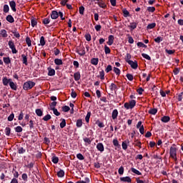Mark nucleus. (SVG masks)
<instances>
[{
	"label": "nucleus",
	"mask_w": 183,
	"mask_h": 183,
	"mask_svg": "<svg viewBox=\"0 0 183 183\" xmlns=\"http://www.w3.org/2000/svg\"><path fill=\"white\" fill-rule=\"evenodd\" d=\"M54 64L57 66H60L63 64V61L61 59L56 58L54 59Z\"/></svg>",
	"instance_id": "c756f323"
},
{
	"label": "nucleus",
	"mask_w": 183,
	"mask_h": 183,
	"mask_svg": "<svg viewBox=\"0 0 183 183\" xmlns=\"http://www.w3.org/2000/svg\"><path fill=\"white\" fill-rule=\"evenodd\" d=\"M57 105V102H52L51 103H50L49 107H50V110H51L52 109H55L56 106Z\"/></svg>",
	"instance_id": "e2e57ef3"
},
{
	"label": "nucleus",
	"mask_w": 183,
	"mask_h": 183,
	"mask_svg": "<svg viewBox=\"0 0 183 183\" xmlns=\"http://www.w3.org/2000/svg\"><path fill=\"white\" fill-rule=\"evenodd\" d=\"M39 42H40V45H41V46H44L46 45V41H45V38H44V36H41L40 37Z\"/></svg>",
	"instance_id": "58836bf2"
},
{
	"label": "nucleus",
	"mask_w": 183,
	"mask_h": 183,
	"mask_svg": "<svg viewBox=\"0 0 183 183\" xmlns=\"http://www.w3.org/2000/svg\"><path fill=\"white\" fill-rule=\"evenodd\" d=\"M9 6L8 4H4L3 6V12L4 13H9Z\"/></svg>",
	"instance_id": "de8ad7c7"
},
{
	"label": "nucleus",
	"mask_w": 183,
	"mask_h": 183,
	"mask_svg": "<svg viewBox=\"0 0 183 183\" xmlns=\"http://www.w3.org/2000/svg\"><path fill=\"white\" fill-rule=\"evenodd\" d=\"M35 113L38 117H42L44 113L41 109H36Z\"/></svg>",
	"instance_id": "2f4dec72"
},
{
	"label": "nucleus",
	"mask_w": 183,
	"mask_h": 183,
	"mask_svg": "<svg viewBox=\"0 0 183 183\" xmlns=\"http://www.w3.org/2000/svg\"><path fill=\"white\" fill-rule=\"evenodd\" d=\"M154 42L157 44H160L162 41H164V37L162 36H157L154 39Z\"/></svg>",
	"instance_id": "7c9ffc66"
},
{
	"label": "nucleus",
	"mask_w": 183,
	"mask_h": 183,
	"mask_svg": "<svg viewBox=\"0 0 183 183\" xmlns=\"http://www.w3.org/2000/svg\"><path fill=\"white\" fill-rule=\"evenodd\" d=\"M109 89L112 92H117V90L118 89V86H117V84H114V83H111L110 86H109Z\"/></svg>",
	"instance_id": "6ab92c4d"
},
{
	"label": "nucleus",
	"mask_w": 183,
	"mask_h": 183,
	"mask_svg": "<svg viewBox=\"0 0 183 183\" xmlns=\"http://www.w3.org/2000/svg\"><path fill=\"white\" fill-rule=\"evenodd\" d=\"M47 71H48L47 75L49 76H53L56 74V70L51 68V66L47 67Z\"/></svg>",
	"instance_id": "0eeeda50"
},
{
	"label": "nucleus",
	"mask_w": 183,
	"mask_h": 183,
	"mask_svg": "<svg viewBox=\"0 0 183 183\" xmlns=\"http://www.w3.org/2000/svg\"><path fill=\"white\" fill-rule=\"evenodd\" d=\"M25 41H26V44H27V46L29 47L31 46V40L30 37H29V36L26 37Z\"/></svg>",
	"instance_id": "4d7b16f0"
},
{
	"label": "nucleus",
	"mask_w": 183,
	"mask_h": 183,
	"mask_svg": "<svg viewBox=\"0 0 183 183\" xmlns=\"http://www.w3.org/2000/svg\"><path fill=\"white\" fill-rule=\"evenodd\" d=\"M96 124L99 127V128H104L105 127V125L104 123L101 122L100 120H97Z\"/></svg>",
	"instance_id": "6e6d98bb"
},
{
	"label": "nucleus",
	"mask_w": 183,
	"mask_h": 183,
	"mask_svg": "<svg viewBox=\"0 0 183 183\" xmlns=\"http://www.w3.org/2000/svg\"><path fill=\"white\" fill-rule=\"evenodd\" d=\"M99 61V58H92L91 59V64L94 66H97Z\"/></svg>",
	"instance_id": "5701e85b"
},
{
	"label": "nucleus",
	"mask_w": 183,
	"mask_h": 183,
	"mask_svg": "<svg viewBox=\"0 0 183 183\" xmlns=\"http://www.w3.org/2000/svg\"><path fill=\"white\" fill-rule=\"evenodd\" d=\"M36 83L34 81H31V80H29L28 81H25L23 84V89L25 91H28L31 89L34 86H35Z\"/></svg>",
	"instance_id": "f257e3e1"
},
{
	"label": "nucleus",
	"mask_w": 183,
	"mask_h": 183,
	"mask_svg": "<svg viewBox=\"0 0 183 183\" xmlns=\"http://www.w3.org/2000/svg\"><path fill=\"white\" fill-rule=\"evenodd\" d=\"M85 11V7L84 6H81L79 7V14L84 15Z\"/></svg>",
	"instance_id": "8fccbe9b"
},
{
	"label": "nucleus",
	"mask_w": 183,
	"mask_h": 183,
	"mask_svg": "<svg viewBox=\"0 0 183 183\" xmlns=\"http://www.w3.org/2000/svg\"><path fill=\"white\" fill-rule=\"evenodd\" d=\"M61 122L59 126L61 129H64L66 126V122L65 119H61Z\"/></svg>",
	"instance_id": "473e14b6"
},
{
	"label": "nucleus",
	"mask_w": 183,
	"mask_h": 183,
	"mask_svg": "<svg viewBox=\"0 0 183 183\" xmlns=\"http://www.w3.org/2000/svg\"><path fill=\"white\" fill-rule=\"evenodd\" d=\"M51 110L53 111L54 114L56 117H59L61 115V113L58 112L57 109H51Z\"/></svg>",
	"instance_id": "69168bd1"
},
{
	"label": "nucleus",
	"mask_w": 183,
	"mask_h": 183,
	"mask_svg": "<svg viewBox=\"0 0 183 183\" xmlns=\"http://www.w3.org/2000/svg\"><path fill=\"white\" fill-rule=\"evenodd\" d=\"M130 144V142L129 139H127L126 141L123 142L122 144V147L124 150H127L128 149V145Z\"/></svg>",
	"instance_id": "4468645a"
},
{
	"label": "nucleus",
	"mask_w": 183,
	"mask_h": 183,
	"mask_svg": "<svg viewBox=\"0 0 183 183\" xmlns=\"http://www.w3.org/2000/svg\"><path fill=\"white\" fill-rule=\"evenodd\" d=\"M9 85L11 89H12L14 91L17 90V86H16V84H15V83H14V81H12V80L11 81V82L9 83Z\"/></svg>",
	"instance_id": "cd10ccee"
},
{
	"label": "nucleus",
	"mask_w": 183,
	"mask_h": 183,
	"mask_svg": "<svg viewBox=\"0 0 183 183\" xmlns=\"http://www.w3.org/2000/svg\"><path fill=\"white\" fill-rule=\"evenodd\" d=\"M21 56L22 59V64H24L25 66H28L27 54H22Z\"/></svg>",
	"instance_id": "9b49d317"
},
{
	"label": "nucleus",
	"mask_w": 183,
	"mask_h": 183,
	"mask_svg": "<svg viewBox=\"0 0 183 183\" xmlns=\"http://www.w3.org/2000/svg\"><path fill=\"white\" fill-rule=\"evenodd\" d=\"M158 112V109H150L149 110V114L152 115H156Z\"/></svg>",
	"instance_id": "ea45409f"
},
{
	"label": "nucleus",
	"mask_w": 183,
	"mask_h": 183,
	"mask_svg": "<svg viewBox=\"0 0 183 183\" xmlns=\"http://www.w3.org/2000/svg\"><path fill=\"white\" fill-rule=\"evenodd\" d=\"M104 53L105 54H111V49L107 45L104 46Z\"/></svg>",
	"instance_id": "864d4df0"
},
{
	"label": "nucleus",
	"mask_w": 183,
	"mask_h": 183,
	"mask_svg": "<svg viewBox=\"0 0 183 183\" xmlns=\"http://www.w3.org/2000/svg\"><path fill=\"white\" fill-rule=\"evenodd\" d=\"M62 111L64 112H68L69 111H70V107L69 106H63Z\"/></svg>",
	"instance_id": "774afa93"
},
{
	"label": "nucleus",
	"mask_w": 183,
	"mask_h": 183,
	"mask_svg": "<svg viewBox=\"0 0 183 183\" xmlns=\"http://www.w3.org/2000/svg\"><path fill=\"white\" fill-rule=\"evenodd\" d=\"M113 145L115 147L121 149V145H119V142L118 139H113Z\"/></svg>",
	"instance_id": "c9c22d12"
},
{
	"label": "nucleus",
	"mask_w": 183,
	"mask_h": 183,
	"mask_svg": "<svg viewBox=\"0 0 183 183\" xmlns=\"http://www.w3.org/2000/svg\"><path fill=\"white\" fill-rule=\"evenodd\" d=\"M131 171H132V172H133L134 174H136L137 175H142V172H140L139 171H138L135 168H131Z\"/></svg>",
	"instance_id": "bf43d9fd"
},
{
	"label": "nucleus",
	"mask_w": 183,
	"mask_h": 183,
	"mask_svg": "<svg viewBox=\"0 0 183 183\" xmlns=\"http://www.w3.org/2000/svg\"><path fill=\"white\" fill-rule=\"evenodd\" d=\"M156 26H157V23H156V22H153V23L149 24L147 26V30L153 29H154Z\"/></svg>",
	"instance_id": "393cba45"
},
{
	"label": "nucleus",
	"mask_w": 183,
	"mask_h": 183,
	"mask_svg": "<svg viewBox=\"0 0 183 183\" xmlns=\"http://www.w3.org/2000/svg\"><path fill=\"white\" fill-rule=\"evenodd\" d=\"M50 21H51V19L49 18H44L42 20V24L44 26H46L47 24H49L50 23Z\"/></svg>",
	"instance_id": "c03bdc74"
},
{
	"label": "nucleus",
	"mask_w": 183,
	"mask_h": 183,
	"mask_svg": "<svg viewBox=\"0 0 183 183\" xmlns=\"http://www.w3.org/2000/svg\"><path fill=\"white\" fill-rule=\"evenodd\" d=\"M4 133H5L6 136H7V137H9V136L13 137L14 136V134L11 133V129L9 127L5 128Z\"/></svg>",
	"instance_id": "ddd939ff"
},
{
	"label": "nucleus",
	"mask_w": 183,
	"mask_h": 183,
	"mask_svg": "<svg viewBox=\"0 0 183 183\" xmlns=\"http://www.w3.org/2000/svg\"><path fill=\"white\" fill-rule=\"evenodd\" d=\"M120 181L124 182L131 183L132 179L129 177H121Z\"/></svg>",
	"instance_id": "412c9836"
},
{
	"label": "nucleus",
	"mask_w": 183,
	"mask_h": 183,
	"mask_svg": "<svg viewBox=\"0 0 183 183\" xmlns=\"http://www.w3.org/2000/svg\"><path fill=\"white\" fill-rule=\"evenodd\" d=\"M83 125V122L81 120V119H78V120H76V127H81Z\"/></svg>",
	"instance_id": "37998d69"
},
{
	"label": "nucleus",
	"mask_w": 183,
	"mask_h": 183,
	"mask_svg": "<svg viewBox=\"0 0 183 183\" xmlns=\"http://www.w3.org/2000/svg\"><path fill=\"white\" fill-rule=\"evenodd\" d=\"M126 76H127V79L130 81H132L134 80V76L132 74L128 73V74H127Z\"/></svg>",
	"instance_id": "680f3d73"
},
{
	"label": "nucleus",
	"mask_w": 183,
	"mask_h": 183,
	"mask_svg": "<svg viewBox=\"0 0 183 183\" xmlns=\"http://www.w3.org/2000/svg\"><path fill=\"white\" fill-rule=\"evenodd\" d=\"M137 147H139V149H142V142L137 140V139H134V143L133 144Z\"/></svg>",
	"instance_id": "49530a36"
},
{
	"label": "nucleus",
	"mask_w": 183,
	"mask_h": 183,
	"mask_svg": "<svg viewBox=\"0 0 183 183\" xmlns=\"http://www.w3.org/2000/svg\"><path fill=\"white\" fill-rule=\"evenodd\" d=\"M169 154L173 159H177V147H175V144L170 147Z\"/></svg>",
	"instance_id": "39448f33"
},
{
	"label": "nucleus",
	"mask_w": 183,
	"mask_h": 183,
	"mask_svg": "<svg viewBox=\"0 0 183 183\" xmlns=\"http://www.w3.org/2000/svg\"><path fill=\"white\" fill-rule=\"evenodd\" d=\"M138 22H131L129 25V27L130 28L131 31H133L137 28Z\"/></svg>",
	"instance_id": "f3484780"
},
{
	"label": "nucleus",
	"mask_w": 183,
	"mask_h": 183,
	"mask_svg": "<svg viewBox=\"0 0 183 183\" xmlns=\"http://www.w3.org/2000/svg\"><path fill=\"white\" fill-rule=\"evenodd\" d=\"M58 177L62 178L65 176V172L64 170H60L56 173Z\"/></svg>",
	"instance_id": "79ce46f5"
},
{
	"label": "nucleus",
	"mask_w": 183,
	"mask_h": 183,
	"mask_svg": "<svg viewBox=\"0 0 183 183\" xmlns=\"http://www.w3.org/2000/svg\"><path fill=\"white\" fill-rule=\"evenodd\" d=\"M9 6L13 12L16 11V3L15 1L12 0L9 1Z\"/></svg>",
	"instance_id": "6e6552de"
},
{
	"label": "nucleus",
	"mask_w": 183,
	"mask_h": 183,
	"mask_svg": "<svg viewBox=\"0 0 183 183\" xmlns=\"http://www.w3.org/2000/svg\"><path fill=\"white\" fill-rule=\"evenodd\" d=\"M51 119V114H46V116H44L42 119L44 121V122H48L49 120H50Z\"/></svg>",
	"instance_id": "052dcab7"
},
{
	"label": "nucleus",
	"mask_w": 183,
	"mask_h": 183,
	"mask_svg": "<svg viewBox=\"0 0 183 183\" xmlns=\"http://www.w3.org/2000/svg\"><path fill=\"white\" fill-rule=\"evenodd\" d=\"M59 157H56L55 155H54V156L51 157V162H52L54 164H58V163H59Z\"/></svg>",
	"instance_id": "a18cd8bd"
},
{
	"label": "nucleus",
	"mask_w": 183,
	"mask_h": 183,
	"mask_svg": "<svg viewBox=\"0 0 183 183\" xmlns=\"http://www.w3.org/2000/svg\"><path fill=\"white\" fill-rule=\"evenodd\" d=\"M6 20L10 24H12L14 22V18L11 14H9L6 16Z\"/></svg>",
	"instance_id": "aec40b11"
},
{
	"label": "nucleus",
	"mask_w": 183,
	"mask_h": 183,
	"mask_svg": "<svg viewBox=\"0 0 183 183\" xmlns=\"http://www.w3.org/2000/svg\"><path fill=\"white\" fill-rule=\"evenodd\" d=\"M114 35H109L108 36V41L107 42V44L109 45V46H112L113 45L114 42Z\"/></svg>",
	"instance_id": "1a4fd4ad"
},
{
	"label": "nucleus",
	"mask_w": 183,
	"mask_h": 183,
	"mask_svg": "<svg viewBox=\"0 0 183 183\" xmlns=\"http://www.w3.org/2000/svg\"><path fill=\"white\" fill-rule=\"evenodd\" d=\"M137 105L136 100H130L129 103H124V107L126 109H133Z\"/></svg>",
	"instance_id": "f03ea898"
},
{
	"label": "nucleus",
	"mask_w": 183,
	"mask_h": 183,
	"mask_svg": "<svg viewBox=\"0 0 183 183\" xmlns=\"http://www.w3.org/2000/svg\"><path fill=\"white\" fill-rule=\"evenodd\" d=\"M83 141L85 142L86 146H88L92 144V140L89 138H84Z\"/></svg>",
	"instance_id": "603ef678"
},
{
	"label": "nucleus",
	"mask_w": 183,
	"mask_h": 183,
	"mask_svg": "<svg viewBox=\"0 0 183 183\" xmlns=\"http://www.w3.org/2000/svg\"><path fill=\"white\" fill-rule=\"evenodd\" d=\"M8 45H9V49L11 50V53L13 54H16L18 53V50L16 49L14 42L12 40H9L8 41Z\"/></svg>",
	"instance_id": "20e7f679"
},
{
	"label": "nucleus",
	"mask_w": 183,
	"mask_h": 183,
	"mask_svg": "<svg viewBox=\"0 0 183 183\" xmlns=\"http://www.w3.org/2000/svg\"><path fill=\"white\" fill-rule=\"evenodd\" d=\"M14 130H15V132H17V133H21V132H22L23 129H22L21 127L18 126V127H16V128H14Z\"/></svg>",
	"instance_id": "338daca9"
},
{
	"label": "nucleus",
	"mask_w": 183,
	"mask_h": 183,
	"mask_svg": "<svg viewBox=\"0 0 183 183\" xmlns=\"http://www.w3.org/2000/svg\"><path fill=\"white\" fill-rule=\"evenodd\" d=\"M142 56L144 59H147V60H148V61H151V60H152V57H151L149 54H146V53H142Z\"/></svg>",
	"instance_id": "a19ab883"
},
{
	"label": "nucleus",
	"mask_w": 183,
	"mask_h": 183,
	"mask_svg": "<svg viewBox=\"0 0 183 183\" xmlns=\"http://www.w3.org/2000/svg\"><path fill=\"white\" fill-rule=\"evenodd\" d=\"M0 36L2 38H7L8 37V34L6 29H1L0 31Z\"/></svg>",
	"instance_id": "b1692460"
},
{
	"label": "nucleus",
	"mask_w": 183,
	"mask_h": 183,
	"mask_svg": "<svg viewBox=\"0 0 183 183\" xmlns=\"http://www.w3.org/2000/svg\"><path fill=\"white\" fill-rule=\"evenodd\" d=\"M113 71L117 76H119L121 74V70L118 67L114 66Z\"/></svg>",
	"instance_id": "3c124183"
},
{
	"label": "nucleus",
	"mask_w": 183,
	"mask_h": 183,
	"mask_svg": "<svg viewBox=\"0 0 183 183\" xmlns=\"http://www.w3.org/2000/svg\"><path fill=\"white\" fill-rule=\"evenodd\" d=\"M76 53H77L80 56H84L86 55V49L84 46H77L76 49Z\"/></svg>",
	"instance_id": "7ed1b4c3"
},
{
	"label": "nucleus",
	"mask_w": 183,
	"mask_h": 183,
	"mask_svg": "<svg viewBox=\"0 0 183 183\" xmlns=\"http://www.w3.org/2000/svg\"><path fill=\"white\" fill-rule=\"evenodd\" d=\"M91 116H92V112H87V114L85 117V121L86 123H89Z\"/></svg>",
	"instance_id": "4c0bfd02"
},
{
	"label": "nucleus",
	"mask_w": 183,
	"mask_h": 183,
	"mask_svg": "<svg viewBox=\"0 0 183 183\" xmlns=\"http://www.w3.org/2000/svg\"><path fill=\"white\" fill-rule=\"evenodd\" d=\"M3 61L6 65H9L11 64V60L9 56H7V57H3Z\"/></svg>",
	"instance_id": "bb28decb"
},
{
	"label": "nucleus",
	"mask_w": 183,
	"mask_h": 183,
	"mask_svg": "<svg viewBox=\"0 0 183 183\" xmlns=\"http://www.w3.org/2000/svg\"><path fill=\"white\" fill-rule=\"evenodd\" d=\"M161 121L162 122L167 123L170 121V117L169 116H164L163 117H162Z\"/></svg>",
	"instance_id": "72a5a7b5"
},
{
	"label": "nucleus",
	"mask_w": 183,
	"mask_h": 183,
	"mask_svg": "<svg viewBox=\"0 0 183 183\" xmlns=\"http://www.w3.org/2000/svg\"><path fill=\"white\" fill-rule=\"evenodd\" d=\"M17 150H18V154H23L26 152V149H24L23 147H18Z\"/></svg>",
	"instance_id": "5fc2aeb1"
},
{
	"label": "nucleus",
	"mask_w": 183,
	"mask_h": 183,
	"mask_svg": "<svg viewBox=\"0 0 183 183\" xmlns=\"http://www.w3.org/2000/svg\"><path fill=\"white\" fill-rule=\"evenodd\" d=\"M81 73L80 71H76L74 74V81H78L81 79Z\"/></svg>",
	"instance_id": "2eb2a0df"
},
{
	"label": "nucleus",
	"mask_w": 183,
	"mask_h": 183,
	"mask_svg": "<svg viewBox=\"0 0 183 183\" xmlns=\"http://www.w3.org/2000/svg\"><path fill=\"white\" fill-rule=\"evenodd\" d=\"M11 33L14 34V36H15L17 39H19L21 37L19 32L17 31L16 29L11 31Z\"/></svg>",
	"instance_id": "e433bc0d"
},
{
	"label": "nucleus",
	"mask_w": 183,
	"mask_h": 183,
	"mask_svg": "<svg viewBox=\"0 0 183 183\" xmlns=\"http://www.w3.org/2000/svg\"><path fill=\"white\" fill-rule=\"evenodd\" d=\"M98 77H100L101 80L105 79V71L104 69H102V71H99V76Z\"/></svg>",
	"instance_id": "c85d7f7f"
},
{
	"label": "nucleus",
	"mask_w": 183,
	"mask_h": 183,
	"mask_svg": "<svg viewBox=\"0 0 183 183\" xmlns=\"http://www.w3.org/2000/svg\"><path fill=\"white\" fill-rule=\"evenodd\" d=\"M84 180H85V181H83V180H81V181H78V182H76V183H91L90 179L88 178V177H85Z\"/></svg>",
	"instance_id": "13d9d810"
},
{
	"label": "nucleus",
	"mask_w": 183,
	"mask_h": 183,
	"mask_svg": "<svg viewBox=\"0 0 183 183\" xmlns=\"http://www.w3.org/2000/svg\"><path fill=\"white\" fill-rule=\"evenodd\" d=\"M59 18V12L56 10H53L51 13V19L53 20L57 19Z\"/></svg>",
	"instance_id": "9d476101"
},
{
	"label": "nucleus",
	"mask_w": 183,
	"mask_h": 183,
	"mask_svg": "<svg viewBox=\"0 0 183 183\" xmlns=\"http://www.w3.org/2000/svg\"><path fill=\"white\" fill-rule=\"evenodd\" d=\"M147 11L150 13H154L156 11L155 6H148Z\"/></svg>",
	"instance_id": "09e8293b"
},
{
	"label": "nucleus",
	"mask_w": 183,
	"mask_h": 183,
	"mask_svg": "<svg viewBox=\"0 0 183 183\" xmlns=\"http://www.w3.org/2000/svg\"><path fill=\"white\" fill-rule=\"evenodd\" d=\"M122 12L124 14V17H125V18L129 16V15H130V12L126 8L122 9Z\"/></svg>",
	"instance_id": "f704fd0d"
},
{
	"label": "nucleus",
	"mask_w": 183,
	"mask_h": 183,
	"mask_svg": "<svg viewBox=\"0 0 183 183\" xmlns=\"http://www.w3.org/2000/svg\"><path fill=\"white\" fill-rule=\"evenodd\" d=\"M129 65L133 69H137L139 67L138 61L137 60H126Z\"/></svg>",
	"instance_id": "423d86ee"
},
{
	"label": "nucleus",
	"mask_w": 183,
	"mask_h": 183,
	"mask_svg": "<svg viewBox=\"0 0 183 183\" xmlns=\"http://www.w3.org/2000/svg\"><path fill=\"white\" fill-rule=\"evenodd\" d=\"M97 149L100 152H104V146L102 143H98L97 145Z\"/></svg>",
	"instance_id": "dca6fc26"
},
{
	"label": "nucleus",
	"mask_w": 183,
	"mask_h": 183,
	"mask_svg": "<svg viewBox=\"0 0 183 183\" xmlns=\"http://www.w3.org/2000/svg\"><path fill=\"white\" fill-rule=\"evenodd\" d=\"M29 129L30 130L34 129V120H29Z\"/></svg>",
	"instance_id": "0e129e2a"
},
{
	"label": "nucleus",
	"mask_w": 183,
	"mask_h": 183,
	"mask_svg": "<svg viewBox=\"0 0 183 183\" xmlns=\"http://www.w3.org/2000/svg\"><path fill=\"white\" fill-rule=\"evenodd\" d=\"M38 24V21L36 18H31V26L34 28Z\"/></svg>",
	"instance_id": "a878e982"
},
{
	"label": "nucleus",
	"mask_w": 183,
	"mask_h": 183,
	"mask_svg": "<svg viewBox=\"0 0 183 183\" xmlns=\"http://www.w3.org/2000/svg\"><path fill=\"white\" fill-rule=\"evenodd\" d=\"M11 81H12L11 79H8L7 77H3L2 84L4 86H6L9 85Z\"/></svg>",
	"instance_id": "f8f14e48"
},
{
	"label": "nucleus",
	"mask_w": 183,
	"mask_h": 183,
	"mask_svg": "<svg viewBox=\"0 0 183 183\" xmlns=\"http://www.w3.org/2000/svg\"><path fill=\"white\" fill-rule=\"evenodd\" d=\"M97 4L102 9L107 8V5L106 4V3L103 0H101L100 1H98Z\"/></svg>",
	"instance_id": "a211bd4d"
},
{
	"label": "nucleus",
	"mask_w": 183,
	"mask_h": 183,
	"mask_svg": "<svg viewBox=\"0 0 183 183\" xmlns=\"http://www.w3.org/2000/svg\"><path fill=\"white\" fill-rule=\"evenodd\" d=\"M118 115H119V112H118L117 109H114V110H113L112 114V119H117Z\"/></svg>",
	"instance_id": "4be33fe9"
}]
</instances>
